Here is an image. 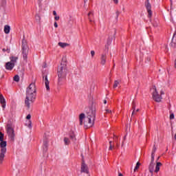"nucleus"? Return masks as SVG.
Masks as SVG:
<instances>
[{
	"instance_id": "1",
	"label": "nucleus",
	"mask_w": 176,
	"mask_h": 176,
	"mask_svg": "<svg viewBox=\"0 0 176 176\" xmlns=\"http://www.w3.org/2000/svg\"><path fill=\"white\" fill-rule=\"evenodd\" d=\"M87 116L84 121V126L86 129L93 127L94 126V122L96 120V106H94V101L93 99L89 100V108L86 111Z\"/></svg>"
},
{
	"instance_id": "2",
	"label": "nucleus",
	"mask_w": 176,
	"mask_h": 176,
	"mask_svg": "<svg viewBox=\"0 0 176 176\" xmlns=\"http://www.w3.org/2000/svg\"><path fill=\"white\" fill-rule=\"evenodd\" d=\"M35 100H36V87H35V83L32 82L26 89L25 105L28 109L31 108V104H34Z\"/></svg>"
},
{
	"instance_id": "3",
	"label": "nucleus",
	"mask_w": 176,
	"mask_h": 176,
	"mask_svg": "<svg viewBox=\"0 0 176 176\" xmlns=\"http://www.w3.org/2000/svg\"><path fill=\"white\" fill-rule=\"evenodd\" d=\"M68 74V67H67V60L62 61L60 65L58 66L57 75H58V85H61L63 79L67 78Z\"/></svg>"
},
{
	"instance_id": "4",
	"label": "nucleus",
	"mask_w": 176,
	"mask_h": 176,
	"mask_svg": "<svg viewBox=\"0 0 176 176\" xmlns=\"http://www.w3.org/2000/svg\"><path fill=\"white\" fill-rule=\"evenodd\" d=\"M21 50L24 61L28 63V52H30V47H28L27 40L24 38L22 40Z\"/></svg>"
},
{
	"instance_id": "5",
	"label": "nucleus",
	"mask_w": 176,
	"mask_h": 176,
	"mask_svg": "<svg viewBox=\"0 0 176 176\" xmlns=\"http://www.w3.org/2000/svg\"><path fill=\"white\" fill-rule=\"evenodd\" d=\"M6 141H1L0 143L1 153H0V166L3 163V159H5V155L6 153Z\"/></svg>"
},
{
	"instance_id": "6",
	"label": "nucleus",
	"mask_w": 176,
	"mask_h": 176,
	"mask_svg": "<svg viewBox=\"0 0 176 176\" xmlns=\"http://www.w3.org/2000/svg\"><path fill=\"white\" fill-rule=\"evenodd\" d=\"M82 162L80 166V174H85V175H90V170H89V166L86 164L85 162V158L83 155H82Z\"/></svg>"
},
{
	"instance_id": "7",
	"label": "nucleus",
	"mask_w": 176,
	"mask_h": 176,
	"mask_svg": "<svg viewBox=\"0 0 176 176\" xmlns=\"http://www.w3.org/2000/svg\"><path fill=\"white\" fill-rule=\"evenodd\" d=\"M6 131L9 138H10L11 141H14V129L12 126V124H7Z\"/></svg>"
},
{
	"instance_id": "8",
	"label": "nucleus",
	"mask_w": 176,
	"mask_h": 176,
	"mask_svg": "<svg viewBox=\"0 0 176 176\" xmlns=\"http://www.w3.org/2000/svg\"><path fill=\"white\" fill-rule=\"evenodd\" d=\"M153 89L154 90L152 93V98L155 102H161L162 99L163 98L162 96L159 95V92H157V89H156V86L153 87Z\"/></svg>"
},
{
	"instance_id": "9",
	"label": "nucleus",
	"mask_w": 176,
	"mask_h": 176,
	"mask_svg": "<svg viewBox=\"0 0 176 176\" xmlns=\"http://www.w3.org/2000/svg\"><path fill=\"white\" fill-rule=\"evenodd\" d=\"M145 7L148 13V17L149 19H151V17H152V6L151 5V3H149V0L146 1Z\"/></svg>"
},
{
	"instance_id": "10",
	"label": "nucleus",
	"mask_w": 176,
	"mask_h": 176,
	"mask_svg": "<svg viewBox=\"0 0 176 176\" xmlns=\"http://www.w3.org/2000/svg\"><path fill=\"white\" fill-rule=\"evenodd\" d=\"M43 82H44L46 87L47 91H50V86L49 85L50 83V81H49V78H47V75H43Z\"/></svg>"
},
{
	"instance_id": "11",
	"label": "nucleus",
	"mask_w": 176,
	"mask_h": 176,
	"mask_svg": "<svg viewBox=\"0 0 176 176\" xmlns=\"http://www.w3.org/2000/svg\"><path fill=\"white\" fill-rule=\"evenodd\" d=\"M153 162H155V159L153 160V158H151V162L148 166V170L151 173V176H153V170L155 168V163H153Z\"/></svg>"
},
{
	"instance_id": "12",
	"label": "nucleus",
	"mask_w": 176,
	"mask_h": 176,
	"mask_svg": "<svg viewBox=\"0 0 176 176\" xmlns=\"http://www.w3.org/2000/svg\"><path fill=\"white\" fill-rule=\"evenodd\" d=\"M0 104H1L3 109L6 108V100L2 94H0Z\"/></svg>"
},
{
	"instance_id": "13",
	"label": "nucleus",
	"mask_w": 176,
	"mask_h": 176,
	"mask_svg": "<svg viewBox=\"0 0 176 176\" xmlns=\"http://www.w3.org/2000/svg\"><path fill=\"white\" fill-rule=\"evenodd\" d=\"M14 63H12V62H7L6 63V69L8 71H12L13 68H14Z\"/></svg>"
},
{
	"instance_id": "14",
	"label": "nucleus",
	"mask_w": 176,
	"mask_h": 176,
	"mask_svg": "<svg viewBox=\"0 0 176 176\" xmlns=\"http://www.w3.org/2000/svg\"><path fill=\"white\" fill-rule=\"evenodd\" d=\"M69 137L72 142H76V135H75V132L74 131H71L69 133Z\"/></svg>"
},
{
	"instance_id": "15",
	"label": "nucleus",
	"mask_w": 176,
	"mask_h": 176,
	"mask_svg": "<svg viewBox=\"0 0 176 176\" xmlns=\"http://www.w3.org/2000/svg\"><path fill=\"white\" fill-rule=\"evenodd\" d=\"M107 63V54H102L100 56V64L101 65H105Z\"/></svg>"
},
{
	"instance_id": "16",
	"label": "nucleus",
	"mask_w": 176,
	"mask_h": 176,
	"mask_svg": "<svg viewBox=\"0 0 176 176\" xmlns=\"http://www.w3.org/2000/svg\"><path fill=\"white\" fill-rule=\"evenodd\" d=\"M49 142V141L47 140V138L45 137H44L43 139V151L44 152H47V143Z\"/></svg>"
},
{
	"instance_id": "17",
	"label": "nucleus",
	"mask_w": 176,
	"mask_h": 176,
	"mask_svg": "<svg viewBox=\"0 0 176 176\" xmlns=\"http://www.w3.org/2000/svg\"><path fill=\"white\" fill-rule=\"evenodd\" d=\"M112 36H109L107 41V45H105V48L107 49V52L109 50V46H111V43H112L113 41Z\"/></svg>"
},
{
	"instance_id": "18",
	"label": "nucleus",
	"mask_w": 176,
	"mask_h": 176,
	"mask_svg": "<svg viewBox=\"0 0 176 176\" xmlns=\"http://www.w3.org/2000/svg\"><path fill=\"white\" fill-rule=\"evenodd\" d=\"M85 118H86V116L83 113H82L79 115L80 126H83V119H85Z\"/></svg>"
},
{
	"instance_id": "19",
	"label": "nucleus",
	"mask_w": 176,
	"mask_h": 176,
	"mask_svg": "<svg viewBox=\"0 0 176 176\" xmlns=\"http://www.w3.org/2000/svg\"><path fill=\"white\" fill-rule=\"evenodd\" d=\"M172 47H176V32L174 33L172 42H171Z\"/></svg>"
},
{
	"instance_id": "20",
	"label": "nucleus",
	"mask_w": 176,
	"mask_h": 176,
	"mask_svg": "<svg viewBox=\"0 0 176 176\" xmlns=\"http://www.w3.org/2000/svg\"><path fill=\"white\" fill-rule=\"evenodd\" d=\"M163 166L162 162H156L155 173H159L160 171V166Z\"/></svg>"
},
{
	"instance_id": "21",
	"label": "nucleus",
	"mask_w": 176,
	"mask_h": 176,
	"mask_svg": "<svg viewBox=\"0 0 176 176\" xmlns=\"http://www.w3.org/2000/svg\"><path fill=\"white\" fill-rule=\"evenodd\" d=\"M10 63H12V64L16 65V63H17V60H19V57L17 56H11L10 57Z\"/></svg>"
},
{
	"instance_id": "22",
	"label": "nucleus",
	"mask_w": 176,
	"mask_h": 176,
	"mask_svg": "<svg viewBox=\"0 0 176 176\" xmlns=\"http://www.w3.org/2000/svg\"><path fill=\"white\" fill-rule=\"evenodd\" d=\"M157 149V148H156V144H154L153 147V151L151 153V159H153H153H155V153Z\"/></svg>"
},
{
	"instance_id": "23",
	"label": "nucleus",
	"mask_w": 176,
	"mask_h": 176,
	"mask_svg": "<svg viewBox=\"0 0 176 176\" xmlns=\"http://www.w3.org/2000/svg\"><path fill=\"white\" fill-rule=\"evenodd\" d=\"M4 32L5 34H9V32H10V26L9 25L4 26Z\"/></svg>"
},
{
	"instance_id": "24",
	"label": "nucleus",
	"mask_w": 176,
	"mask_h": 176,
	"mask_svg": "<svg viewBox=\"0 0 176 176\" xmlns=\"http://www.w3.org/2000/svg\"><path fill=\"white\" fill-rule=\"evenodd\" d=\"M58 46H60L63 49H64V47H67V46H69V44H68L67 43H61V42H59L58 43Z\"/></svg>"
},
{
	"instance_id": "25",
	"label": "nucleus",
	"mask_w": 176,
	"mask_h": 176,
	"mask_svg": "<svg viewBox=\"0 0 176 176\" xmlns=\"http://www.w3.org/2000/svg\"><path fill=\"white\" fill-rule=\"evenodd\" d=\"M63 141L65 142V145H69L71 144V140L68 138H64Z\"/></svg>"
},
{
	"instance_id": "26",
	"label": "nucleus",
	"mask_w": 176,
	"mask_h": 176,
	"mask_svg": "<svg viewBox=\"0 0 176 176\" xmlns=\"http://www.w3.org/2000/svg\"><path fill=\"white\" fill-rule=\"evenodd\" d=\"M153 25L155 28H157L159 27V20L155 19L153 22Z\"/></svg>"
},
{
	"instance_id": "27",
	"label": "nucleus",
	"mask_w": 176,
	"mask_h": 176,
	"mask_svg": "<svg viewBox=\"0 0 176 176\" xmlns=\"http://www.w3.org/2000/svg\"><path fill=\"white\" fill-rule=\"evenodd\" d=\"M113 137L114 138H116L115 142H116V148H119V142L118 141V137L116 135H113Z\"/></svg>"
},
{
	"instance_id": "28",
	"label": "nucleus",
	"mask_w": 176,
	"mask_h": 176,
	"mask_svg": "<svg viewBox=\"0 0 176 176\" xmlns=\"http://www.w3.org/2000/svg\"><path fill=\"white\" fill-rule=\"evenodd\" d=\"M109 151H112V149H113V148H115V145L112 144V141L109 142Z\"/></svg>"
},
{
	"instance_id": "29",
	"label": "nucleus",
	"mask_w": 176,
	"mask_h": 176,
	"mask_svg": "<svg viewBox=\"0 0 176 176\" xmlns=\"http://www.w3.org/2000/svg\"><path fill=\"white\" fill-rule=\"evenodd\" d=\"M14 82H19L20 81V77L19 75H16L14 76Z\"/></svg>"
},
{
	"instance_id": "30",
	"label": "nucleus",
	"mask_w": 176,
	"mask_h": 176,
	"mask_svg": "<svg viewBox=\"0 0 176 176\" xmlns=\"http://www.w3.org/2000/svg\"><path fill=\"white\" fill-rule=\"evenodd\" d=\"M1 6H6V0H1Z\"/></svg>"
},
{
	"instance_id": "31",
	"label": "nucleus",
	"mask_w": 176,
	"mask_h": 176,
	"mask_svg": "<svg viewBox=\"0 0 176 176\" xmlns=\"http://www.w3.org/2000/svg\"><path fill=\"white\" fill-rule=\"evenodd\" d=\"M119 85V80H115L113 85V89H116V87Z\"/></svg>"
},
{
	"instance_id": "32",
	"label": "nucleus",
	"mask_w": 176,
	"mask_h": 176,
	"mask_svg": "<svg viewBox=\"0 0 176 176\" xmlns=\"http://www.w3.org/2000/svg\"><path fill=\"white\" fill-rule=\"evenodd\" d=\"M4 135L2 132H0V142L3 141Z\"/></svg>"
},
{
	"instance_id": "33",
	"label": "nucleus",
	"mask_w": 176,
	"mask_h": 176,
	"mask_svg": "<svg viewBox=\"0 0 176 176\" xmlns=\"http://www.w3.org/2000/svg\"><path fill=\"white\" fill-rule=\"evenodd\" d=\"M28 127H29V129H32V122H31V120H29L28 122Z\"/></svg>"
},
{
	"instance_id": "34",
	"label": "nucleus",
	"mask_w": 176,
	"mask_h": 176,
	"mask_svg": "<svg viewBox=\"0 0 176 176\" xmlns=\"http://www.w3.org/2000/svg\"><path fill=\"white\" fill-rule=\"evenodd\" d=\"M170 21H172V23H174V18H173V12L172 11L170 12Z\"/></svg>"
},
{
	"instance_id": "35",
	"label": "nucleus",
	"mask_w": 176,
	"mask_h": 176,
	"mask_svg": "<svg viewBox=\"0 0 176 176\" xmlns=\"http://www.w3.org/2000/svg\"><path fill=\"white\" fill-rule=\"evenodd\" d=\"M132 109L133 111H135V102H132Z\"/></svg>"
},
{
	"instance_id": "36",
	"label": "nucleus",
	"mask_w": 176,
	"mask_h": 176,
	"mask_svg": "<svg viewBox=\"0 0 176 176\" xmlns=\"http://www.w3.org/2000/svg\"><path fill=\"white\" fill-rule=\"evenodd\" d=\"M105 113H112V111L109 110L108 108L105 109Z\"/></svg>"
},
{
	"instance_id": "37",
	"label": "nucleus",
	"mask_w": 176,
	"mask_h": 176,
	"mask_svg": "<svg viewBox=\"0 0 176 176\" xmlns=\"http://www.w3.org/2000/svg\"><path fill=\"white\" fill-rule=\"evenodd\" d=\"M116 19L118 20V19L119 18V15L120 14V12L119 11H116Z\"/></svg>"
},
{
	"instance_id": "38",
	"label": "nucleus",
	"mask_w": 176,
	"mask_h": 176,
	"mask_svg": "<svg viewBox=\"0 0 176 176\" xmlns=\"http://www.w3.org/2000/svg\"><path fill=\"white\" fill-rule=\"evenodd\" d=\"M2 51L3 52H7L8 53H10V49H9V48H7V49L3 48L2 50Z\"/></svg>"
},
{
	"instance_id": "39",
	"label": "nucleus",
	"mask_w": 176,
	"mask_h": 176,
	"mask_svg": "<svg viewBox=\"0 0 176 176\" xmlns=\"http://www.w3.org/2000/svg\"><path fill=\"white\" fill-rule=\"evenodd\" d=\"M95 54H96V52H94V50L91 51V57H94Z\"/></svg>"
},
{
	"instance_id": "40",
	"label": "nucleus",
	"mask_w": 176,
	"mask_h": 176,
	"mask_svg": "<svg viewBox=\"0 0 176 176\" xmlns=\"http://www.w3.org/2000/svg\"><path fill=\"white\" fill-rule=\"evenodd\" d=\"M174 118H175L174 113H171V114L170 115V120H172V119H174Z\"/></svg>"
},
{
	"instance_id": "41",
	"label": "nucleus",
	"mask_w": 176,
	"mask_h": 176,
	"mask_svg": "<svg viewBox=\"0 0 176 176\" xmlns=\"http://www.w3.org/2000/svg\"><path fill=\"white\" fill-rule=\"evenodd\" d=\"M54 19L56 21H58V20H60V16H57V15H56V16H55Z\"/></svg>"
},
{
	"instance_id": "42",
	"label": "nucleus",
	"mask_w": 176,
	"mask_h": 176,
	"mask_svg": "<svg viewBox=\"0 0 176 176\" xmlns=\"http://www.w3.org/2000/svg\"><path fill=\"white\" fill-rule=\"evenodd\" d=\"M26 119H28V120H30V119H31V114H28V115L26 116Z\"/></svg>"
},
{
	"instance_id": "43",
	"label": "nucleus",
	"mask_w": 176,
	"mask_h": 176,
	"mask_svg": "<svg viewBox=\"0 0 176 176\" xmlns=\"http://www.w3.org/2000/svg\"><path fill=\"white\" fill-rule=\"evenodd\" d=\"M113 2H114L116 5H118L119 3V0H113Z\"/></svg>"
},
{
	"instance_id": "44",
	"label": "nucleus",
	"mask_w": 176,
	"mask_h": 176,
	"mask_svg": "<svg viewBox=\"0 0 176 176\" xmlns=\"http://www.w3.org/2000/svg\"><path fill=\"white\" fill-rule=\"evenodd\" d=\"M170 10H173V0H170Z\"/></svg>"
},
{
	"instance_id": "45",
	"label": "nucleus",
	"mask_w": 176,
	"mask_h": 176,
	"mask_svg": "<svg viewBox=\"0 0 176 176\" xmlns=\"http://www.w3.org/2000/svg\"><path fill=\"white\" fill-rule=\"evenodd\" d=\"M55 28H57L58 27V25L57 24V22H54V24Z\"/></svg>"
},
{
	"instance_id": "46",
	"label": "nucleus",
	"mask_w": 176,
	"mask_h": 176,
	"mask_svg": "<svg viewBox=\"0 0 176 176\" xmlns=\"http://www.w3.org/2000/svg\"><path fill=\"white\" fill-rule=\"evenodd\" d=\"M138 168H140V166L136 165L135 168H134V171H136Z\"/></svg>"
},
{
	"instance_id": "47",
	"label": "nucleus",
	"mask_w": 176,
	"mask_h": 176,
	"mask_svg": "<svg viewBox=\"0 0 176 176\" xmlns=\"http://www.w3.org/2000/svg\"><path fill=\"white\" fill-rule=\"evenodd\" d=\"M54 16H57V12L56 11H53Z\"/></svg>"
},
{
	"instance_id": "48",
	"label": "nucleus",
	"mask_w": 176,
	"mask_h": 176,
	"mask_svg": "<svg viewBox=\"0 0 176 176\" xmlns=\"http://www.w3.org/2000/svg\"><path fill=\"white\" fill-rule=\"evenodd\" d=\"M136 166H139V167H140V166H141V163H140V162H137Z\"/></svg>"
},
{
	"instance_id": "49",
	"label": "nucleus",
	"mask_w": 176,
	"mask_h": 176,
	"mask_svg": "<svg viewBox=\"0 0 176 176\" xmlns=\"http://www.w3.org/2000/svg\"><path fill=\"white\" fill-rule=\"evenodd\" d=\"M36 19H38V20H41V16H39V15H36Z\"/></svg>"
},
{
	"instance_id": "50",
	"label": "nucleus",
	"mask_w": 176,
	"mask_h": 176,
	"mask_svg": "<svg viewBox=\"0 0 176 176\" xmlns=\"http://www.w3.org/2000/svg\"><path fill=\"white\" fill-rule=\"evenodd\" d=\"M135 110H133L132 112V116H133V115H135Z\"/></svg>"
},
{
	"instance_id": "51",
	"label": "nucleus",
	"mask_w": 176,
	"mask_h": 176,
	"mask_svg": "<svg viewBox=\"0 0 176 176\" xmlns=\"http://www.w3.org/2000/svg\"><path fill=\"white\" fill-rule=\"evenodd\" d=\"M126 137H127V135H125L124 136V141H126Z\"/></svg>"
},
{
	"instance_id": "52",
	"label": "nucleus",
	"mask_w": 176,
	"mask_h": 176,
	"mask_svg": "<svg viewBox=\"0 0 176 176\" xmlns=\"http://www.w3.org/2000/svg\"><path fill=\"white\" fill-rule=\"evenodd\" d=\"M115 35H116V30H114L113 37L115 38Z\"/></svg>"
},
{
	"instance_id": "53",
	"label": "nucleus",
	"mask_w": 176,
	"mask_h": 176,
	"mask_svg": "<svg viewBox=\"0 0 176 176\" xmlns=\"http://www.w3.org/2000/svg\"><path fill=\"white\" fill-rule=\"evenodd\" d=\"M160 94H161V96H163V94H164V92L163 91H162Z\"/></svg>"
},
{
	"instance_id": "54",
	"label": "nucleus",
	"mask_w": 176,
	"mask_h": 176,
	"mask_svg": "<svg viewBox=\"0 0 176 176\" xmlns=\"http://www.w3.org/2000/svg\"><path fill=\"white\" fill-rule=\"evenodd\" d=\"M124 142H122L121 146H122V147H123V146H124Z\"/></svg>"
},
{
	"instance_id": "55",
	"label": "nucleus",
	"mask_w": 176,
	"mask_h": 176,
	"mask_svg": "<svg viewBox=\"0 0 176 176\" xmlns=\"http://www.w3.org/2000/svg\"><path fill=\"white\" fill-rule=\"evenodd\" d=\"M139 111H140V109L135 110V112H139Z\"/></svg>"
},
{
	"instance_id": "56",
	"label": "nucleus",
	"mask_w": 176,
	"mask_h": 176,
	"mask_svg": "<svg viewBox=\"0 0 176 176\" xmlns=\"http://www.w3.org/2000/svg\"><path fill=\"white\" fill-rule=\"evenodd\" d=\"M104 104H107V100H103Z\"/></svg>"
},
{
	"instance_id": "57",
	"label": "nucleus",
	"mask_w": 176,
	"mask_h": 176,
	"mask_svg": "<svg viewBox=\"0 0 176 176\" xmlns=\"http://www.w3.org/2000/svg\"><path fill=\"white\" fill-rule=\"evenodd\" d=\"M118 176H123V174L119 173V174H118Z\"/></svg>"
},
{
	"instance_id": "58",
	"label": "nucleus",
	"mask_w": 176,
	"mask_h": 176,
	"mask_svg": "<svg viewBox=\"0 0 176 176\" xmlns=\"http://www.w3.org/2000/svg\"><path fill=\"white\" fill-rule=\"evenodd\" d=\"M93 13L91 12H90L89 14H88V16H90V14H92Z\"/></svg>"
},
{
	"instance_id": "59",
	"label": "nucleus",
	"mask_w": 176,
	"mask_h": 176,
	"mask_svg": "<svg viewBox=\"0 0 176 176\" xmlns=\"http://www.w3.org/2000/svg\"><path fill=\"white\" fill-rule=\"evenodd\" d=\"M89 21H90V23H91V22H93V20L90 19V18H89Z\"/></svg>"
},
{
	"instance_id": "60",
	"label": "nucleus",
	"mask_w": 176,
	"mask_h": 176,
	"mask_svg": "<svg viewBox=\"0 0 176 176\" xmlns=\"http://www.w3.org/2000/svg\"><path fill=\"white\" fill-rule=\"evenodd\" d=\"M87 2V0H84V3H86Z\"/></svg>"
},
{
	"instance_id": "61",
	"label": "nucleus",
	"mask_w": 176,
	"mask_h": 176,
	"mask_svg": "<svg viewBox=\"0 0 176 176\" xmlns=\"http://www.w3.org/2000/svg\"><path fill=\"white\" fill-rule=\"evenodd\" d=\"M159 159H160V157H157V160H159Z\"/></svg>"
},
{
	"instance_id": "62",
	"label": "nucleus",
	"mask_w": 176,
	"mask_h": 176,
	"mask_svg": "<svg viewBox=\"0 0 176 176\" xmlns=\"http://www.w3.org/2000/svg\"><path fill=\"white\" fill-rule=\"evenodd\" d=\"M43 68H46V65H44Z\"/></svg>"
},
{
	"instance_id": "63",
	"label": "nucleus",
	"mask_w": 176,
	"mask_h": 176,
	"mask_svg": "<svg viewBox=\"0 0 176 176\" xmlns=\"http://www.w3.org/2000/svg\"><path fill=\"white\" fill-rule=\"evenodd\" d=\"M166 151H168V148H166Z\"/></svg>"
},
{
	"instance_id": "64",
	"label": "nucleus",
	"mask_w": 176,
	"mask_h": 176,
	"mask_svg": "<svg viewBox=\"0 0 176 176\" xmlns=\"http://www.w3.org/2000/svg\"><path fill=\"white\" fill-rule=\"evenodd\" d=\"M113 67H115V65H113Z\"/></svg>"
}]
</instances>
